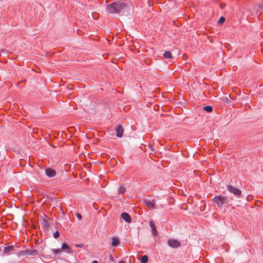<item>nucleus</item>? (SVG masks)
Here are the masks:
<instances>
[{
    "label": "nucleus",
    "instance_id": "14",
    "mask_svg": "<svg viewBox=\"0 0 263 263\" xmlns=\"http://www.w3.org/2000/svg\"><path fill=\"white\" fill-rule=\"evenodd\" d=\"M148 257L146 255H144L141 258V262L147 263L148 261Z\"/></svg>",
    "mask_w": 263,
    "mask_h": 263
},
{
    "label": "nucleus",
    "instance_id": "24",
    "mask_svg": "<svg viewBox=\"0 0 263 263\" xmlns=\"http://www.w3.org/2000/svg\"><path fill=\"white\" fill-rule=\"evenodd\" d=\"M118 263H125V262L124 261H119Z\"/></svg>",
    "mask_w": 263,
    "mask_h": 263
},
{
    "label": "nucleus",
    "instance_id": "9",
    "mask_svg": "<svg viewBox=\"0 0 263 263\" xmlns=\"http://www.w3.org/2000/svg\"><path fill=\"white\" fill-rule=\"evenodd\" d=\"M149 226L152 228V234L154 236H156L158 234L157 230L155 228L154 223L152 221L149 222Z\"/></svg>",
    "mask_w": 263,
    "mask_h": 263
},
{
    "label": "nucleus",
    "instance_id": "4",
    "mask_svg": "<svg viewBox=\"0 0 263 263\" xmlns=\"http://www.w3.org/2000/svg\"><path fill=\"white\" fill-rule=\"evenodd\" d=\"M227 189L230 193L233 194L236 197H239L241 195V190L233 185H228Z\"/></svg>",
    "mask_w": 263,
    "mask_h": 263
},
{
    "label": "nucleus",
    "instance_id": "18",
    "mask_svg": "<svg viewBox=\"0 0 263 263\" xmlns=\"http://www.w3.org/2000/svg\"><path fill=\"white\" fill-rule=\"evenodd\" d=\"M224 21H225V18L224 17L222 16L219 18L218 23L222 24L224 22Z\"/></svg>",
    "mask_w": 263,
    "mask_h": 263
},
{
    "label": "nucleus",
    "instance_id": "19",
    "mask_svg": "<svg viewBox=\"0 0 263 263\" xmlns=\"http://www.w3.org/2000/svg\"><path fill=\"white\" fill-rule=\"evenodd\" d=\"M43 224L44 227L47 228L48 227V222L46 220L44 219L43 220Z\"/></svg>",
    "mask_w": 263,
    "mask_h": 263
},
{
    "label": "nucleus",
    "instance_id": "22",
    "mask_svg": "<svg viewBox=\"0 0 263 263\" xmlns=\"http://www.w3.org/2000/svg\"><path fill=\"white\" fill-rule=\"evenodd\" d=\"M77 217L79 218V219H80V220H81L82 219V216L80 214H78Z\"/></svg>",
    "mask_w": 263,
    "mask_h": 263
},
{
    "label": "nucleus",
    "instance_id": "12",
    "mask_svg": "<svg viewBox=\"0 0 263 263\" xmlns=\"http://www.w3.org/2000/svg\"><path fill=\"white\" fill-rule=\"evenodd\" d=\"M163 57L166 58V59H172L173 58V56H172V54L171 53V52L170 51H165L164 53H163Z\"/></svg>",
    "mask_w": 263,
    "mask_h": 263
},
{
    "label": "nucleus",
    "instance_id": "5",
    "mask_svg": "<svg viewBox=\"0 0 263 263\" xmlns=\"http://www.w3.org/2000/svg\"><path fill=\"white\" fill-rule=\"evenodd\" d=\"M168 245L170 247L176 248L180 246V243L176 240H170L168 241Z\"/></svg>",
    "mask_w": 263,
    "mask_h": 263
},
{
    "label": "nucleus",
    "instance_id": "15",
    "mask_svg": "<svg viewBox=\"0 0 263 263\" xmlns=\"http://www.w3.org/2000/svg\"><path fill=\"white\" fill-rule=\"evenodd\" d=\"M203 109L209 112H211L213 110V108L211 106H206L203 107Z\"/></svg>",
    "mask_w": 263,
    "mask_h": 263
},
{
    "label": "nucleus",
    "instance_id": "11",
    "mask_svg": "<svg viewBox=\"0 0 263 263\" xmlns=\"http://www.w3.org/2000/svg\"><path fill=\"white\" fill-rule=\"evenodd\" d=\"M14 249V247L12 245L9 246L4 248V253L8 254L10 251H12Z\"/></svg>",
    "mask_w": 263,
    "mask_h": 263
},
{
    "label": "nucleus",
    "instance_id": "8",
    "mask_svg": "<svg viewBox=\"0 0 263 263\" xmlns=\"http://www.w3.org/2000/svg\"><path fill=\"white\" fill-rule=\"evenodd\" d=\"M45 172H46V174L47 175V176H48L49 177H54L56 174L55 171L51 168L46 169L45 170Z\"/></svg>",
    "mask_w": 263,
    "mask_h": 263
},
{
    "label": "nucleus",
    "instance_id": "21",
    "mask_svg": "<svg viewBox=\"0 0 263 263\" xmlns=\"http://www.w3.org/2000/svg\"><path fill=\"white\" fill-rule=\"evenodd\" d=\"M52 252H54V253H55V254H58V253H59L60 252V250L53 249L52 250Z\"/></svg>",
    "mask_w": 263,
    "mask_h": 263
},
{
    "label": "nucleus",
    "instance_id": "13",
    "mask_svg": "<svg viewBox=\"0 0 263 263\" xmlns=\"http://www.w3.org/2000/svg\"><path fill=\"white\" fill-rule=\"evenodd\" d=\"M119 243V240L117 238H113L112 239V242L111 245L113 246H117Z\"/></svg>",
    "mask_w": 263,
    "mask_h": 263
},
{
    "label": "nucleus",
    "instance_id": "7",
    "mask_svg": "<svg viewBox=\"0 0 263 263\" xmlns=\"http://www.w3.org/2000/svg\"><path fill=\"white\" fill-rule=\"evenodd\" d=\"M123 132H124V129L121 126L119 125L117 127L116 133H117V137H122Z\"/></svg>",
    "mask_w": 263,
    "mask_h": 263
},
{
    "label": "nucleus",
    "instance_id": "2",
    "mask_svg": "<svg viewBox=\"0 0 263 263\" xmlns=\"http://www.w3.org/2000/svg\"><path fill=\"white\" fill-rule=\"evenodd\" d=\"M18 255L20 256H36L38 255V251L35 249H26L19 252Z\"/></svg>",
    "mask_w": 263,
    "mask_h": 263
},
{
    "label": "nucleus",
    "instance_id": "17",
    "mask_svg": "<svg viewBox=\"0 0 263 263\" xmlns=\"http://www.w3.org/2000/svg\"><path fill=\"white\" fill-rule=\"evenodd\" d=\"M118 191L120 194H123L125 192V189L123 186H120Z\"/></svg>",
    "mask_w": 263,
    "mask_h": 263
},
{
    "label": "nucleus",
    "instance_id": "1",
    "mask_svg": "<svg viewBox=\"0 0 263 263\" xmlns=\"http://www.w3.org/2000/svg\"><path fill=\"white\" fill-rule=\"evenodd\" d=\"M128 6L126 1H120L108 5L106 10L109 13H120L125 10Z\"/></svg>",
    "mask_w": 263,
    "mask_h": 263
},
{
    "label": "nucleus",
    "instance_id": "3",
    "mask_svg": "<svg viewBox=\"0 0 263 263\" xmlns=\"http://www.w3.org/2000/svg\"><path fill=\"white\" fill-rule=\"evenodd\" d=\"M212 200L216 203L217 206L219 208H221L223 204L227 202L228 200L227 197H223V196H215L213 198Z\"/></svg>",
    "mask_w": 263,
    "mask_h": 263
},
{
    "label": "nucleus",
    "instance_id": "16",
    "mask_svg": "<svg viewBox=\"0 0 263 263\" xmlns=\"http://www.w3.org/2000/svg\"><path fill=\"white\" fill-rule=\"evenodd\" d=\"M62 249H68V251H67V252L68 253H69L70 252V249L69 248V247L67 246V245L66 243H63L62 245V247H61Z\"/></svg>",
    "mask_w": 263,
    "mask_h": 263
},
{
    "label": "nucleus",
    "instance_id": "20",
    "mask_svg": "<svg viewBox=\"0 0 263 263\" xmlns=\"http://www.w3.org/2000/svg\"><path fill=\"white\" fill-rule=\"evenodd\" d=\"M59 236V233L58 231H57L53 233V237L55 238H58Z\"/></svg>",
    "mask_w": 263,
    "mask_h": 263
},
{
    "label": "nucleus",
    "instance_id": "23",
    "mask_svg": "<svg viewBox=\"0 0 263 263\" xmlns=\"http://www.w3.org/2000/svg\"><path fill=\"white\" fill-rule=\"evenodd\" d=\"M92 263H98L97 260H94L92 262Z\"/></svg>",
    "mask_w": 263,
    "mask_h": 263
},
{
    "label": "nucleus",
    "instance_id": "10",
    "mask_svg": "<svg viewBox=\"0 0 263 263\" xmlns=\"http://www.w3.org/2000/svg\"><path fill=\"white\" fill-rule=\"evenodd\" d=\"M145 204L150 209H153L155 207V203L153 201L145 200Z\"/></svg>",
    "mask_w": 263,
    "mask_h": 263
},
{
    "label": "nucleus",
    "instance_id": "6",
    "mask_svg": "<svg viewBox=\"0 0 263 263\" xmlns=\"http://www.w3.org/2000/svg\"><path fill=\"white\" fill-rule=\"evenodd\" d=\"M121 216L126 222L128 223L131 222L132 219L128 214L123 213L121 214Z\"/></svg>",
    "mask_w": 263,
    "mask_h": 263
}]
</instances>
